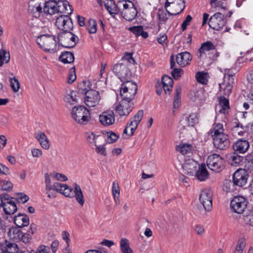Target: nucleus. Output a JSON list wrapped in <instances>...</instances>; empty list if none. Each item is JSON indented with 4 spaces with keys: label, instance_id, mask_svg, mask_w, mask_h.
Listing matches in <instances>:
<instances>
[{
    "label": "nucleus",
    "instance_id": "680f3d73",
    "mask_svg": "<svg viewBox=\"0 0 253 253\" xmlns=\"http://www.w3.org/2000/svg\"><path fill=\"white\" fill-rule=\"evenodd\" d=\"M45 177V190L47 191H50L52 190L51 184V179L50 175L48 173L44 174Z\"/></svg>",
    "mask_w": 253,
    "mask_h": 253
},
{
    "label": "nucleus",
    "instance_id": "3c124183",
    "mask_svg": "<svg viewBox=\"0 0 253 253\" xmlns=\"http://www.w3.org/2000/svg\"><path fill=\"white\" fill-rule=\"evenodd\" d=\"M107 141L109 143H113L116 142L119 138V136L113 131H109L107 132Z\"/></svg>",
    "mask_w": 253,
    "mask_h": 253
},
{
    "label": "nucleus",
    "instance_id": "5fc2aeb1",
    "mask_svg": "<svg viewBox=\"0 0 253 253\" xmlns=\"http://www.w3.org/2000/svg\"><path fill=\"white\" fill-rule=\"evenodd\" d=\"M76 68L75 67H73L71 69L69 73L68 77V83L69 84H72L76 79Z\"/></svg>",
    "mask_w": 253,
    "mask_h": 253
},
{
    "label": "nucleus",
    "instance_id": "f3484780",
    "mask_svg": "<svg viewBox=\"0 0 253 253\" xmlns=\"http://www.w3.org/2000/svg\"><path fill=\"white\" fill-rule=\"evenodd\" d=\"M143 111L140 110L138 111L137 114L130 119L129 121L127 123L126 127L131 126V132L129 135L130 136H132L134 134L136 129L138 127L139 124L143 118Z\"/></svg>",
    "mask_w": 253,
    "mask_h": 253
},
{
    "label": "nucleus",
    "instance_id": "6ab92c4d",
    "mask_svg": "<svg viewBox=\"0 0 253 253\" xmlns=\"http://www.w3.org/2000/svg\"><path fill=\"white\" fill-rule=\"evenodd\" d=\"M128 3L129 6L125 9H123L121 14L124 19L130 21L135 18L137 14V11L132 2L128 1Z\"/></svg>",
    "mask_w": 253,
    "mask_h": 253
},
{
    "label": "nucleus",
    "instance_id": "6e6552de",
    "mask_svg": "<svg viewBox=\"0 0 253 253\" xmlns=\"http://www.w3.org/2000/svg\"><path fill=\"white\" fill-rule=\"evenodd\" d=\"M234 84V75L230 73V70H226L224 74V82L219 84L220 90L223 88L225 96H229L231 93L233 84Z\"/></svg>",
    "mask_w": 253,
    "mask_h": 253
},
{
    "label": "nucleus",
    "instance_id": "a19ab883",
    "mask_svg": "<svg viewBox=\"0 0 253 253\" xmlns=\"http://www.w3.org/2000/svg\"><path fill=\"white\" fill-rule=\"evenodd\" d=\"M242 218L245 224L253 226V211H249L243 215Z\"/></svg>",
    "mask_w": 253,
    "mask_h": 253
},
{
    "label": "nucleus",
    "instance_id": "412c9836",
    "mask_svg": "<svg viewBox=\"0 0 253 253\" xmlns=\"http://www.w3.org/2000/svg\"><path fill=\"white\" fill-rule=\"evenodd\" d=\"M185 8L184 0H179L167 8V13L169 15H176L183 11Z\"/></svg>",
    "mask_w": 253,
    "mask_h": 253
},
{
    "label": "nucleus",
    "instance_id": "f8f14e48",
    "mask_svg": "<svg viewBox=\"0 0 253 253\" xmlns=\"http://www.w3.org/2000/svg\"><path fill=\"white\" fill-rule=\"evenodd\" d=\"M55 25L62 32L71 31L73 28L72 20L67 15H61L57 17Z\"/></svg>",
    "mask_w": 253,
    "mask_h": 253
},
{
    "label": "nucleus",
    "instance_id": "4be33fe9",
    "mask_svg": "<svg viewBox=\"0 0 253 253\" xmlns=\"http://www.w3.org/2000/svg\"><path fill=\"white\" fill-rule=\"evenodd\" d=\"M197 165L196 162L193 159H188L185 161L182 166L184 173L189 175H193L197 170Z\"/></svg>",
    "mask_w": 253,
    "mask_h": 253
},
{
    "label": "nucleus",
    "instance_id": "7c9ffc66",
    "mask_svg": "<svg viewBox=\"0 0 253 253\" xmlns=\"http://www.w3.org/2000/svg\"><path fill=\"white\" fill-rule=\"evenodd\" d=\"M3 209L5 214L10 215L14 214L17 211V208L15 203L12 200H10L4 203Z\"/></svg>",
    "mask_w": 253,
    "mask_h": 253
},
{
    "label": "nucleus",
    "instance_id": "603ef678",
    "mask_svg": "<svg viewBox=\"0 0 253 253\" xmlns=\"http://www.w3.org/2000/svg\"><path fill=\"white\" fill-rule=\"evenodd\" d=\"M128 0H122L118 2L116 6L119 12H121L122 13V11H123V9H125L126 8L128 7L129 3H127V2H128Z\"/></svg>",
    "mask_w": 253,
    "mask_h": 253
},
{
    "label": "nucleus",
    "instance_id": "f257e3e1",
    "mask_svg": "<svg viewBox=\"0 0 253 253\" xmlns=\"http://www.w3.org/2000/svg\"><path fill=\"white\" fill-rule=\"evenodd\" d=\"M36 42L39 47L46 52H55L57 51V41L52 35L43 34L39 36Z\"/></svg>",
    "mask_w": 253,
    "mask_h": 253
},
{
    "label": "nucleus",
    "instance_id": "c756f323",
    "mask_svg": "<svg viewBox=\"0 0 253 253\" xmlns=\"http://www.w3.org/2000/svg\"><path fill=\"white\" fill-rule=\"evenodd\" d=\"M195 173L197 179L201 181L207 179L209 175L205 165L203 164L199 167L198 169L196 170Z\"/></svg>",
    "mask_w": 253,
    "mask_h": 253
},
{
    "label": "nucleus",
    "instance_id": "4c0bfd02",
    "mask_svg": "<svg viewBox=\"0 0 253 253\" xmlns=\"http://www.w3.org/2000/svg\"><path fill=\"white\" fill-rule=\"evenodd\" d=\"M181 92V88L180 86L176 88V93L174 97V101L173 105V114L174 115V109H177L179 107L180 104V94Z\"/></svg>",
    "mask_w": 253,
    "mask_h": 253
},
{
    "label": "nucleus",
    "instance_id": "c85d7f7f",
    "mask_svg": "<svg viewBox=\"0 0 253 253\" xmlns=\"http://www.w3.org/2000/svg\"><path fill=\"white\" fill-rule=\"evenodd\" d=\"M35 137L37 139L40 145L42 148L44 149H48L49 148V141L45 134L42 131L35 133L34 134Z\"/></svg>",
    "mask_w": 253,
    "mask_h": 253
},
{
    "label": "nucleus",
    "instance_id": "ea45409f",
    "mask_svg": "<svg viewBox=\"0 0 253 253\" xmlns=\"http://www.w3.org/2000/svg\"><path fill=\"white\" fill-rule=\"evenodd\" d=\"M246 244L245 238H242L239 239L233 253H243Z\"/></svg>",
    "mask_w": 253,
    "mask_h": 253
},
{
    "label": "nucleus",
    "instance_id": "09e8293b",
    "mask_svg": "<svg viewBox=\"0 0 253 253\" xmlns=\"http://www.w3.org/2000/svg\"><path fill=\"white\" fill-rule=\"evenodd\" d=\"M9 81L10 83V86L12 90L14 92H17L20 88V84L18 80L15 77H14L10 78Z\"/></svg>",
    "mask_w": 253,
    "mask_h": 253
},
{
    "label": "nucleus",
    "instance_id": "aec40b11",
    "mask_svg": "<svg viewBox=\"0 0 253 253\" xmlns=\"http://www.w3.org/2000/svg\"><path fill=\"white\" fill-rule=\"evenodd\" d=\"M115 115L112 111H107L99 115V121L102 125L108 126L115 122Z\"/></svg>",
    "mask_w": 253,
    "mask_h": 253
},
{
    "label": "nucleus",
    "instance_id": "338daca9",
    "mask_svg": "<svg viewBox=\"0 0 253 253\" xmlns=\"http://www.w3.org/2000/svg\"><path fill=\"white\" fill-rule=\"evenodd\" d=\"M192 20V17L190 15H188L186 16V18L185 19V20L183 21L181 24V29L183 31H185L186 29L187 26H188L190 24Z\"/></svg>",
    "mask_w": 253,
    "mask_h": 253
},
{
    "label": "nucleus",
    "instance_id": "423d86ee",
    "mask_svg": "<svg viewBox=\"0 0 253 253\" xmlns=\"http://www.w3.org/2000/svg\"><path fill=\"white\" fill-rule=\"evenodd\" d=\"M248 202L246 198L242 196H235L230 202L232 211L238 214L242 213L246 209Z\"/></svg>",
    "mask_w": 253,
    "mask_h": 253
},
{
    "label": "nucleus",
    "instance_id": "58836bf2",
    "mask_svg": "<svg viewBox=\"0 0 253 253\" xmlns=\"http://www.w3.org/2000/svg\"><path fill=\"white\" fill-rule=\"evenodd\" d=\"M120 247L123 253H133L129 246L128 241L126 238H123L121 240Z\"/></svg>",
    "mask_w": 253,
    "mask_h": 253
},
{
    "label": "nucleus",
    "instance_id": "6e6d98bb",
    "mask_svg": "<svg viewBox=\"0 0 253 253\" xmlns=\"http://www.w3.org/2000/svg\"><path fill=\"white\" fill-rule=\"evenodd\" d=\"M184 73L183 70L181 68H173L171 72V76L175 80L179 79Z\"/></svg>",
    "mask_w": 253,
    "mask_h": 253
},
{
    "label": "nucleus",
    "instance_id": "1a4fd4ad",
    "mask_svg": "<svg viewBox=\"0 0 253 253\" xmlns=\"http://www.w3.org/2000/svg\"><path fill=\"white\" fill-rule=\"evenodd\" d=\"M119 103L115 107L116 112L120 116H127L132 111L133 103L129 101L121 98Z\"/></svg>",
    "mask_w": 253,
    "mask_h": 253
},
{
    "label": "nucleus",
    "instance_id": "f03ea898",
    "mask_svg": "<svg viewBox=\"0 0 253 253\" xmlns=\"http://www.w3.org/2000/svg\"><path fill=\"white\" fill-rule=\"evenodd\" d=\"M72 116L75 121L83 125L86 124L90 119L89 110L82 105L76 106L72 108Z\"/></svg>",
    "mask_w": 253,
    "mask_h": 253
},
{
    "label": "nucleus",
    "instance_id": "2eb2a0df",
    "mask_svg": "<svg viewBox=\"0 0 253 253\" xmlns=\"http://www.w3.org/2000/svg\"><path fill=\"white\" fill-rule=\"evenodd\" d=\"M249 175L247 171L244 169H239L236 170L233 175V183L236 186L243 187L247 182Z\"/></svg>",
    "mask_w": 253,
    "mask_h": 253
},
{
    "label": "nucleus",
    "instance_id": "8fccbe9b",
    "mask_svg": "<svg viewBox=\"0 0 253 253\" xmlns=\"http://www.w3.org/2000/svg\"><path fill=\"white\" fill-rule=\"evenodd\" d=\"M189 122V125L191 126H193L194 125L198 123V118L196 114L192 113L188 117H185Z\"/></svg>",
    "mask_w": 253,
    "mask_h": 253
},
{
    "label": "nucleus",
    "instance_id": "4468645a",
    "mask_svg": "<svg viewBox=\"0 0 253 253\" xmlns=\"http://www.w3.org/2000/svg\"><path fill=\"white\" fill-rule=\"evenodd\" d=\"M85 95L84 102L88 107H93L99 104L100 96L98 91L89 89Z\"/></svg>",
    "mask_w": 253,
    "mask_h": 253
},
{
    "label": "nucleus",
    "instance_id": "37998d69",
    "mask_svg": "<svg viewBox=\"0 0 253 253\" xmlns=\"http://www.w3.org/2000/svg\"><path fill=\"white\" fill-rule=\"evenodd\" d=\"M223 131L224 129L222 124H216L211 132L212 137H213L214 136H221V135L225 134L223 132Z\"/></svg>",
    "mask_w": 253,
    "mask_h": 253
},
{
    "label": "nucleus",
    "instance_id": "774afa93",
    "mask_svg": "<svg viewBox=\"0 0 253 253\" xmlns=\"http://www.w3.org/2000/svg\"><path fill=\"white\" fill-rule=\"evenodd\" d=\"M95 146V151L97 154L103 155V156H106L107 155L106 148L104 145H100L99 146L96 145Z\"/></svg>",
    "mask_w": 253,
    "mask_h": 253
},
{
    "label": "nucleus",
    "instance_id": "72a5a7b5",
    "mask_svg": "<svg viewBox=\"0 0 253 253\" xmlns=\"http://www.w3.org/2000/svg\"><path fill=\"white\" fill-rule=\"evenodd\" d=\"M59 60L64 64L71 63L74 62L75 58L74 54L70 51L63 52L59 56Z\"/></svg>",
    "mask_w": 253,
    "mask_h": 253
},
{
    "label": "nucleus",
    "instance_id": "b1692460",
    "mask_svg": "<svg viewBox=\"0 0 253 253\" xmlns=\"http://www.w3.org/2000/svg\"><path fill=\"white\" fill-rule=\"evenodd\" d=\"M192 60V56L188 52L185 51L178 53L176 57L177 63L182 67H184L189 64Z\"/></svg>",
    "mask_w": 253,
    "mask_h": 253
},
{
    "label": "nucleus",
    "instance_id": "a211bd4d",
    "mask_svg": "<svg viewBox=\"0 0 253 253\" xmlns=\"http://www.w3.org/2000/svg\"><path fill=\"white\" fill-rule=\"evenodd\" d=\"M43 0H31L29 3V10L33 12L35 17H39L43 14Z\"/></svg>",
    "mask_w": 253,
    "mask_h": 253
},
{
    "label": "nucleus",
    "instance_id": "cd10ccee",
    "mask_svg": "<svg viewBox=\"0 0 253 253\" xmlns=\"http://www.w3.org/2000/svg\"><path fill=\"white\" fill-rule=\"evenodd\" d=\"M7 235L9 239L14 241H20V236H22V231L19 227H11L7 232Z\"/></svg>",
    "mask_w": 253,
    "mask_h": 253
},
{
    "label": "nucleus",
    "instance_id": "393cba45",
    "mask_svg": "<svg viewBox=\"0 0 253 253\" xmlns=\"http://www.w3.org/2000/svg\"><path fill=\"white\" fill-rule=\"evenodd\" d=\"M249 146L250 145L248 141L241 139L234 143L233 145V148L237 153H244L248 150Z\"/></svg>",
    "mask_w": 253,
    "mask_h": 253
},
{
    "label": "nucleus",
    "instance_id": "5701e85b",
    "mask_svg": "<svg viewBox=\"0 0 253 253\" xmlns=\"http://www.w3.org/2000/svg\"><path fill=\"white\" fill-rule=\"evenodd\" d=\"M122 89H124V91H130V98H134L137 90V85L134 82L130 80H127L126 82H122Z\"/></svg>",
    "mask_w": 253,
    "mask_h": 253
},
{
    "label": "nucleus",
    "instance_id": "0e129e2a",
    "mask_svg": "<svg viewBox=\"0 0 253 253\" xmlns=\"http://www.w3.org/2000/svg\"><path fill=\"white\" fill-rule=\"evenodd\" d=\"M100 137H101L100 136H95L93 133H91L87 136L86 138L89 143L96 146V140Z\"/></svg>",
    "mask_w": 253,
    "mask_h": 253
},
{
    "label": "nucleus",
    "instance_id": "69168bd1",
    "mask_svg": "<svg viewBox=\"0 0 253 253\" xmlns=\"http://www.w3.org/2000/svg\"><path fill=\"white\" fill-rule=\"evenodd\" d=\"M143 27L142 26H133L129 28V30L133 33L136 37L140 36Z\"/></svg>",
    "mask_w": 253,
    "mask_h": 253
},
{
    "label": "nucleus",
    "instance_id": "bb28decb",
    "mask_svg": "<svg viewBox=\"0 0 253 253\" xmlns=\"http://www.w3.org/2000/svg\"><path fill=\"white\" fill-rule=\"evenodd\" d=\"M14 223L19 228L27 226L29 224V217L25 214L19 213L15 216Z\"/></svg>",
    "mask_w": 253,
    "mask_h": 253
},
{
    "label": "nucleus",
    "instance_id": "4d7b16f0",
    "mask_svg": "<svg viewBox=\"0 0 253 253\" xmlns=\"http://www.w3.org/2000/svg\"><path fill=\"white\" fill-rule=\"evenodd\" d=\"M235 186L236 185L233 183V181L232 182L231 181H227L224 185L223 190L227 192H233L235 190Z\"/></svg>",
    "mask_w": 253,
    "mask_h": 253
},
{
    "label": "nucleus",
    "instance_id": "2f4dec72",
    "mask_svg": "<svg viewBox=\"0 0 253 253\" xmlns=\"http://www.w3.org/2000/svg\"><path fill=\"white\" fill-rule=\"evenodd\" d=\"M2 251L6 253H18L19 248L16 244L5 241L2 247Z\"/></svg>",
    "mask_w": 253,
    "mask_h": 253
},
{
    "label": "nucleus",
    "instance_id": "7ed1b4c3",
    "mask_svg": "<svg viewBox=\"0 0 253 253\" xmlns=\"http://www.w3.org/2000/svg\"><path fill=\"white\" fill-rule=\"evenodd\" d=\"M57 39L59 44L67 48L74 47L79 41L78 37L70 31L61 32L58 34Z\"/></svg>",
    "mask_w": 253,
    "mask_h": 253
},
{
    "label": "nucleus",
    "instance_id": "20e7f679",
    "mask_svg": "<svg viewBox=\"0 0 253 253\" xmlns=\"http://www.w3.org/2000/svg\"><path fill=\"white\" fill-rule=\"evenodd\" d=\"M73 186L74 188V197L76 198L77 201L81 206H83L84 203V200L82 189L80 186L76 183L74 184ZM73 188L64 184L62 191H61V193L66 197L72 198L74 197V195L71 194Z\"/></svg>",
    "mask_w": 253,
    "mask_h": 253
},
{
    "label": "nucleus",
    "instance_id": "79ce46f5",
    "mask_svg": "<svg viewBox=\"0 0 253 253\" xmlns=\"http://www.w3.org/2000/svg\"><path fill=\"white\" fill-rule=\"evenodd\" d=\"M208 73L204 72H198L196 74V78L198 82L206 84L208 82L207 79Z\"/></svg>",
    "mask_w": 253,
    "mask_h": 253
},
{
    "label": "nucleus",
    "instance_id": "e2e57ef3",
    "mask_svg": "<svg viewBox=\"0 0 253 253\" xmlns=\"http://www.w3.org/2000/svg\"><path fill=\"white\" fill-rule=\"evenodd\" d=\"M130 91L127 90V91H124V89H122V87L120 89V97L122 99H124L129 101H132L134 98H130L129 94Z\"/></svg>",
    "mask_w": 253,
    "mask_h": 253
},
{
    "label": "nucleus",
    "instance_id": "0eeeda50",
    "mask_svg": "<svg viewBox=\"0 0 253 253\" xmlns=\"http://www.w3.org/2000/svg\"><path fill=\"white\" fill-rule=\"evenodd\" d=\"M112 71L122 82H126L131 79V72L126 64H116L113 67Z\"/></svg>",
    "mask_w": 253,
    "mask_h": 253
},
{
    "label": "nucleus",
    "instance_id": "dca6fc26",
    "mask_svg": "<svg viewBox=\"0 0 253 253\" xmlns=\"http://www.w3.org/2000/svg\"><path fill=\"white\" fill-rule=\"evenodd\" d=\"M213 140V145L217 149L225 150L229 147L230 141L227 134L214 136Z\"/></svg>",
    "mask_w": 253,
    "mask_h": 253
},
{
    "label": "nucleus",
    "instance_id": "052dcab7",
    "mask_svg": "<svg viewBox=\"0 0 253 253\" xmlns=\"http://www.w3.org/2000/svg\"><path fill=\"white\" fill-rule=\"evenodd\" d=\"M112 194L115 201H116L117 197L120 196V188L118 183L114 182L112 186Z\"/></svg>",
    "mask_w": 253,
    "mask_h": 253
},
{
    "label": "nucleus",
    "instance_id": "473e14b6",
    "mask_svg": "<svg viewBox=\"0 0 253 253\" xmlns=\"http://www.w3.org/2000/svg\"><path fill=\"white\" fill-rule=\"evenodd\" d=\"M215 49V46L212 42L208 41L203 43L201 44V47L199 49V54L198 56L199 58H201L203 54H205V51H210Z\"/></svg>",
    "mask_w": 253,
    "mask_h": 253
},
{
    "label": "nucleus",
    "instance_id": "bf43d9fd",
    "mask_svg": "<svg viewBox=\"0 0 253 253\" xmlns=\"http://www.w3.org/2000/svg\"><path fill=\"white\" fill-rule=\"evenodd\" d=\"M1 189L4 191H10L13 187L12 183L6 180H1L0 181Z\"/></svg>",
    "mask_w": 253,
    "mask_h": 253
},
{
    "label": "nucleus",
    "instance_id": "c03bdc74",
    "mask_svg": "<svg viewBox=\"0 0 253 253\" xmlns=\"http://www.w3.org/2000/svg\"><path fill=\"white\" fill-rule=\"evenodd\" d=\"M10 60V54L9 52L6 50L1 49L0 52V67L4 63H7Z\"/></svg>",
    "mask_w": 253,
    "mask_h": 253
},
{
    "label": "nucleus",
    "instance_id": "9b49d317",
    "mask_svg": "<svg viewBox=\"0 0 253 253\" xmlns=\"http://www.w3.org/2000/svg\"><path fill=\"white\" fill-rule=\"evenodd\" d=\"M226 19L224 14L217 12L211 16L209 21V26L213 30H220L225 25Z\"/></svg>",
    "mask_w": 253,
    "mask_h": 253
},
{
    "label": "nucleus",
    "instance_id": "a878e982",
    "mask_svg": "<svg viewBox=\"0 0 253 253\" xmlns=\"http://www.w3.org/2000/svg\"><path fill=\"white\" fill-rule=\"evenodd\" d=\"M176 150L183 155L190 157L193 155L194 149L193 146L189 144H180L176 146Z\"/></svg>",
    "mask_w": 253,
    "mask_h": 253
},
{
    "label": "nucleus",
    "instance_id": "39448f33",
    "mask_svg": "<svg viewBox=\"0 0 253 253\" xmlns=\"http://www.w3.org/2000/svg\"><path fill=\"white\" fill-rule=\"evenodd\" d=\"M223 159L216 154L210 155L207 160V166L209 169L216 172H219L224 168Z\"/></svg>",
    "mask_w": 253,
    "mask_h": 253
},
{
    "label": "nucleus",
    "instance_id": "ddd939ff",
    "mask_svg": "<svg viewBox=\"0 0 253 253\" xmlns=\"http://www.w3.org/2000/svg\"><path fill=\"white\" fill-rule=\"evenodd\" d=\"M43 14L46 15H52L56 13H58V11H62L60 9V6L59 4H61V2H59L58 3L56 1H52L48 0H43Z\"/></svg>",
    "mask_w": 253,
    "mask_h": 253
},
{
    "label": "nucleus",
    "instance_id": "a18cd8bd",
    "mask_svg": "<svg viewBox=\"0 0 253 253\" xmlns=\"http://www.w3.org/2000/svg\"><path fill=\"white\" fill-rule=\"evenodd\" d=\"M90 82L89 81H84L78 85L79 90L82 94H86L90 89L89 85Z\"/></svg>",
    "mask_w": 253,
    "mask_h": 253
},
{
    "label": "nucleus",
    "instance_id": "f704fd0d",
    "mask_svg": "<svg viewBox=\"0 0 253 253\" xmlns=\"http://www.w3.org/2000/svg\"><path fill=\"white\" fill-rule=\"evenodd\" d=\"M162 83L164 90L165 91H169L171 89L173 85V79L169 76L165 75L162 77Z\"/></svg>",
    "mask_w": 253,
    "mask_h": 253
},
{
    "label": "nucleus",
    "instance_id": "13d9d810",
    "mask_svg": "<svg viewBox=\"0 0 253 253\" xmlns=\"http://www.w3.org/2000/svg\"><path fill=\"white\" fill-rule=\"evenodd\" d=\"M31 253H50V249L48 246L44 245L40 246L35 251L31 250Z\"/></svg>",
    "mask_w": 253,
    "mask_h": 253
},
{
    "label": "nucleus",
    "instance_id": "c9c22d12",
    "mask_svg": "<svg viewBox=\"0 0 253 253\" xmlns=\"http://www.w3.org/2000/svg\"><path fill=\"white\" fill-rule=\"evenodd\" d=\"M104 5L110 14H116L119 13L116 4H115L113 0H107V2H105Z\"/></svg>",
    "mask_w": 253,
    "mask_h": 253
},
{
    "label": "nucleus",
    "instance_id": "e433bc0d",
    "mask_svg": "<svg viewBox=\"0 0 253 253\" xmlns=\"http://www.w3.org/2000/svg\"><path fill=\"white\" fill-rule=\"evenodd\" d=\"M61 2V4H59V6H60V9H61L62 11H58V13L71 14L73 10L72 9V6L70 5L69 2L66 0H63Z\"/></svg>",
    "mask_w": 253,
    "mask_h": 253
},
{
    "label": "nucleus",
    "instance_id": "9d476101",
    "mask_svg": "<svg viewBox=\"0 0 253 253\" xmlns=\"http://www.w3.org/2000/svg\"><path fill=\"white\" fill-rule=\"evenodd\" d=\"M199 200L204 209L210 211L212 207V192L210 189H205L201 191L199 196Z\"/></svg>",
    "mask_w": 253,
    "mask_h": 253
},
{
    "label": "nucleus",
    "instance_id": "de8ad7c7",
    "mask_svg": "<svg viewBox=\"0 0 253 253\" xmlns=\"http://www.w3.org/2000/svg\"><path fill=\"white\" fill-rule=\"evenodd\" d=\"M87 29L90 34H94L97 31V24L93 19H89L88 21Z\"/></svg>",
    "mask_w": 253,
    "mask_h": 253
},
{
    "label": "nucleus",
    "instance_id": "49530a36",
    "mask_svg": "<svg viewBox=\"0 0 253 253\" xmlns=\"http://www.w3.org/2000/svg\"><path fill=\"white\" fill-rule=\"evenodd\" d=\"M244 158L237 154L234 153L230 157L231 165L237 166L243 162Z\"/></svg>",
    "mask_w": 253,
    "mask_h": 253
},
{
    "label": "nucleus",
    "instance_id": "864d4df0",
    "mask_svg": "<svg viewBox=\"0 0 253 253\" xmlns=\"http://www.w3.org/2000/svg\"><path fill=\"white\" fill-rule=\"evenodd\" d=\"M219 105L222 107V109L220 111L221 113L222 112V110L224 111L225 110L229 108V101L224 97L220 98Z\"/></svg>",
    "mask_w": 253,
    "mask_h": 253
}]
</instances>
